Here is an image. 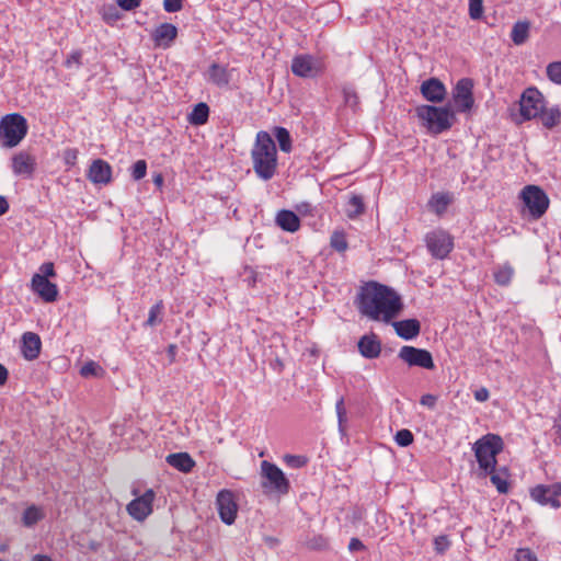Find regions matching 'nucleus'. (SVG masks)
<instances>
[{
	"mask_svg": "<svg viewBox=\"0 0 561 561\" xmlns=\"http://www.w3.org/2000/svg\"><path fill=\"white\" fill-rule=\"evenodd\" d=\"M402 309L400 295L386 285L369 282L359 291L358 310L370 320L389 323Z\"/></svg>",
	"mask_w": 561,
	"mask_h": 561,
	"instance_id": "1",
	"label": "nucleus"
},
{
	"mask_svg": "<svg viewBox=\"0 0 561 561\" xmlns=\"http://www.w3.org/2000/svg\"><path fill=\"white\" fill-rule=\"evenodd\" d=\"M253 170L264 180H271L277 170V150L275 142L267 131L256 134L255 142L251 150Z\"/></svg>",
	"mask_w": 561,
	"mask_h": 561,
	"instance_id": "2",
	"label": "nucleus"
},
{
	"mask_svg": "<svg viewBox=\"0 0 561 561\" xmlns=\"http://www.w3.org/2000/svg\"><path fill=\"white\" fill-rule=\"evenodd\" d=\"M415 113L422 125L434 135L450 129L456 122L455 112L449 106L420 105Z\"/></svg>",
	"mask_w": 561,
	"mask_h": 561,
	"instance_id": "3",
	"label": "nucleus"
},
{
	"mask_svg": "<svg viewBox=\"0 0 561 561\" xmlns=\"http://www.w3.org/2000/svg\"><path fill=\"white\" fill-rule=\"evenodd\" d=\"M503 439L495 434H486L473 444V451L479 468L484 471H494L497 460L496 456L502 453Z\"/></svg>",
	"mask_w": 561,
	"mask_h": 561,
	"instance_id": "4",
	"label": "nucleus"
},
{
	"mask_svg": "<svg viewBox=\"0 0 561 561\" xmlns=\"http://www.w3.org/2000/svg\"><path fill=\"white\" fill-rule=\"evenodd\" d=\"M27 130V122L19 113L7 114L0 121V137L4 147L18 146L26 136Z\"/></svg>",
	"mask_w": 561,
	"mask_h": 561,
	"instance_id": "5",
	"label": "nucleus"
},
{
	"mask_svg": "<svg viewBox=\"0 0 561 561\" xmlns=\"http://www.w3.org/2000/svg\"><path fill=\"white\" fill-rule=\"evenodd\" d=\"M520 198L533 219L541 218L549 207V197L537 185H527L522 190Z\"/></svg>",
	"mask_w": 561,
	"mask_h": 561,
	"instance_id": "6",
	"label": "nucleus"
},
{
	"mask_svg": "<svg viewBox=\"0 0 561 561\" xmlns=\"http://www.w3.org/2000/svg\"><path fill=\"white\" fill-rule=\"evenodd\" d=\"M262 488L264 490L278 494H287L290 488L288 479L284 472L275 465L267 460L261 463Z\"/></svg>",
	"mask_w": 561,
	"mask_h": 561,
	"instance_id": "7",
	"label": "nucleus"
},
{
	"mask_svg": "<svg viewBox=\"0 0 561 561\" xmlns=\"http://www.w3.org/2000/svg\"><path fill=\"white\" fill-rule=\"evenodd\" d=\"M425 243L431 255L437 260L446 259L454 249V238L444 229L427 232Z\"/></svg>",
	"mask_w": 561,
	"mask_h": 561,
	"instance_id": "8",
	"label": "nucleus"
},
{
	"mask_svg": "<svg viewBox=\"0 0 561 561\" xmlns=\"http://www.w3.org/2000/svg\"><path fill=\"white\" fill-rule=\"evenodd\" d=\"M545 107V96L537 88L524 90L519 99V113L525 121L537 118Z\"/></svg>",
	"mask_w": 561,
	"mask_h": 561,
	"instance_id": "9",
	"label": "nucleus"
},
{
	"mask_svg": "<svg viewBox=\"0 0 561 561\" xmlns=\"http://www.w3.org/2000/svg\"><path fill=\"white\" fill-rule=\"evenodd\" d=\"M453 101L458 112H470L474 105L473 81L470 78L460 79L453 90Z\"/></svg>",
	"mask_w": 561,
	"mask_h": 561,
	"instance_id": "10",
	"label": "nucleus"
},
{
	"mask_svg": "<svg viewBox=\"0 0 561 561\" xmlns=\"http://www.w3.org/2000/svg\"><path fill=\"white\" fill-rule=\"evenodd\" d=\"M154 497V491L148 489L142 495L136 496L127 504V513L135 520L144 522L153 511Z\"/></svg>",
	"mask_w": 561,
	"mask_h": 561,
	"instance_id": "11",
	"label": "nucleus"
},
{
	"mask_svg": "<svg viewBox=\"0 0 561 561\" xmlns=\"http://www.w3.org/2000/svg\"><path fill=\"white\" fill-rule=\"evenodd\" d=\"M216 506L219 517L225 524L231 525L234 523L239 507L232 491L227 489L219 491L216 497Z\"/></svg>",
	"mask_w": 561,
	"mask_h": 561,
	"instance_id": "12",
	"label": "nucleus"
},
{
	"mask_svg": "<svg viewBox=\"0 0 561 561\" xmlns=\"http://www.w3.org/2000/svg\"><path fill=\"white\" fill-rule=\"evenodd\" d=\"M561 482L552 484H538L530 490V497L540 505H549L559 508L561 503Z\"/></svg>",
	"mask_w": 561,
	"mask_h": 561,
	"instance_id": "13",
	"label": "nucleus"
},
{
	"mask_svg": "<svg viewBox=\"0 0 561 561\" xmlns=\"http://www.w3.org/2000/svg\"><path fill=\"white\" fill-rule=\"evenodd\" d=\"M399 358L409 366H417L430 370L435 368L432 354L424 348L404 345L399 351Z\"/></svg>",
	"mask_w": 561,
	"mask_h": 561,
	"instance_id": "14",
	"label": "nucleus"
},
{
	"mask_svg": "<svg viewBox=\"0 0 561 561\" xmlns=\"http://www.w3.org/2000/svg\"><path fill=\"white\" fill-rule=\"evenodd\" d=\"M291 71L300 78H314L323 71V66L311 55H299L291 61Z\"/></svg>",
	"mask_w": 561,
	"mask_h": 561,
	"instance_id": "15",
	"label": "nucleus"
},
{
	"mask_svg": "<svg viewBox=\"0 0 561 561\" xmlns=\"http://www.w3.org/2000/svg\"><path fill=\"white\" fill-rule=\"evenodd\" d=\"M31 289L45 302H54L58 298V286L55 283L49 282V279H45L39 276V274L33 275L31 279Z\"/></svg>",
	"mask_w": 561,
	"mask_h": 561,
	"instance_id": "16",
	"label": "nucleus"
},
{
	"mask_svg": "<svg viewBox=\"0 0 561 561\" xmlns=\"http://www.w3.org/2000/svg\"><path fill=\"white\" fill-rule=\"evenodd\" d=\"M152 41L156 47L170 48L178 36V28L171 23H162L152 32Z\"/></svg>",
	"mask_w": 561,
	"mask_h": 561,
	"instance_id": "17",
	"label": "nucleus"
},
{
	"mask_svg": "<svg viewBox=\"0 0 561 561\" xmlns=\"http://www.w3.org/2000/svg\"><path fill=\"white\" fill-rule=\"evenodd\" d=\"M88 179L94 184H108L112 180V167L105 160L96 159L88 170Z\"/></svg>",
	"mask_w": 561,
	"mask_h": 561,
	"instance_id": "18",
	"label": "nucleus"
},
{
	"mask_svg": "<svg viewBox=\"0 0 561 561\" xmlns=\"http://www.w3.org/2000/svg\"><path fill=\"white\" fill-rule=\"evenodd\" d=\"M421 93L423 98L430 102H442L446 96V88L437 78H431L422 82Z\"/></svg>",
	"mask_w": 561,
	"mask_h": 561,
	"instance_id": "19",
	"label": "nucleus"
},
{
	"mask_svg": "<svg viewBox=\"0 0 561 561\" xmlns=\"http://www.w3.org/2000/svg\"><path fill=\"white\" fill-rule=\"evenodd\" d=\"M35 158L25 151H20L12 158V171L16 175L31 178L35 171Z\"/></svg>",
	"mask_w": 561,
	"mask_h": 561,
	"instance_id": "20",
	"label": "nucleus"
},
{
	"mask_svg": "<svg viewBox=\"0 0 561 561\" xmlns=\"http://www.w3.org/2000/svg\"><path fill=\"white\" fill-rule=\"evenodd\" d=\"M42 341L38 334L34 332H25L22 335L21 352L26 360H34L39 356Z\"/></svg>",
	"mask_w": 561,
	"mask_h": 561,
	"instance_id": "21",
	"label": "nucleus"
},
{
	"mask_svg": "<svg viewBox=\"0 0 561 561\" xmlns=\"http://www.w3.org/2000/svg\"><path fill=\"white\" fill-rule=\"evenodd\" d=\"M275 222L282 230L287 232L294 233L300 229L299 217L294 211L288 209L279 210L276 214Z\"/></svg>",
	"mask_w": 561,
	"mask_h": 561,
	"instance_id": "22",
	"label": "nucleus"
},
{
	"mask_svg": "<svg viewBox=\"0 0 561 561\" xmlns=\"http://www.w3.org/2000/svg\"><path fill=\"white\" fill-rule=\"evenodd\" d=\"M396 333L404 340H412L420 334L421 324L416 319H407L392 323Z\"/></svg>",
	"mask_w": 561,
	"mask_h": 561,
	"instance_id": "23",
	"label": "nucleus"
},
{
	"mask_svg": "<svg viewBox=\"0 0 561 561\" xmlns=\"http://www.w3.org/2000/svg\"><path fill=\"white\" fill-rule=\"evenodd\" d=\"M359 353L366 358H376L380 355L381 344L376 335H364L358 342Z\"/></svg>",
	"mask_w": 561,
	"mask_h": 561,
	"instance_id": "24",
	"label": "nucleus"
},
{
	"mask_svg": "<svg viewBox=\"0 0 561 561\" xmlns=\"http://www.w3.org/2000/svg\"><path fill=\"white\" fill-rule=\"evenodd\" d=\"M167 462L183 473H188L195 467V460L187 453L170 454L165 458Z\"/></svg>",
	"mask_w": 561,
	"mask_h": 561,
	"instance_id": "25",
	"label": "nucleus"
},
{
	"mask_svg": "<svg viewBox=\"0 0 561 561\" xmlns=\"http://www.w3.org/2000/svg\"><path fill=\"white\" fill-rule=\"evenodd\" d=\"M453 197L449 193H435L428 201V208L438 216H442L448 205L451 203Z\"/></svg>",
	"mask_w": 561,
	"mask_h": 561,
	"instance_id": "26",
	"label": "nucleus"
},
{
	"mask_svg": "<svg viewBox=\"0 0 561 561\" xmlns=\"http://www.w3.org/2000/svg\"><path fill=\"white\" fill-rule=\"evenodd\" d=\"M484 474H490L491 482L499 493L505 494L508 492V472L506 469L484 471Z\"/></svg>",
	"mask_w": 561,
	"mask_h": 561,
	"instance_id": "27",
	"label": "nucleus"
},
{
	"mask_svg": "<svg viewBox=\"0 0 561 561\" xmlns=\"http://www.w3.org/2000/svg\"><path fill=\"white\" fill-rule=\"evenodd\" d=\"M365 211V204L360 195L352 194L345 204V214L350 219H355Z\"/></svg>",
	"mask_w": 561,
	"mask_h": 561,
	"instance_id": "28",
	"label": "nucleus"
},
{
	"mask_svg": "<svg viewBox=\"0 0 561 561\" xmlns=\"http://www.w3.org/2000/svg\"><path fill=\"white\" fill-rule=\"evenodd\" d=\"M209 117V107L206 103L201 102L196 104L192 112L188 114L187 121L190 124L201 126L207 123Z\"/></svg>",
	"mask_w": 561,
	"mask_h": 561,
	"instance_id": "29",
	"label": "nucleus"
},
{
	"mask_svg": "<svg viewBox=\"0 0 561 561\" xmlns=\"http://www.w3.org/2000/svg\"><path fill=\"white\" fill-rule=\"evenodd\" d=\"M209 80L218 85L225 87L228 85L230 81V76L226 67H222L218 64H213L208 70Z\"/></svg>",
	"mask_w": 561,
	"mask_h": 561,
	"instance_id": "30",
	"label": "nucleus"
},
{
	"mask_svg": "<svg viewBox=\"0 0 561 561\" xmlns=\"http://www.w3.org/2000/svg\"><path fill=\"white\" fill-rule=\"evenodd\" d=\"M45 518V512L42 507L36 505H31L25 508L22 514V524L25 527H33L38 522Z\"/></svg>",
	"mask_w": 561,
	"mask_h": 561,
	"instance_id": "31",
	"label": "nucleus"
},
{
	"mask_svg": "<svg viewBox=\"0 0 561 561\" xmlns=\"http://www.w3.org/2000/svg\"><path fill=\"white\" fill-rule=\"evenodd\" d=\"M530 24L527 21H518L513 25L511 38L515 45L524 44L529 36Z\"/></svg>",
	"mask_w": 561,
	"mask_h": 561,
	"instance_id": "32",
	"label": "nucleus"
},
{
	"mask_svg": "<svg viewBox=\"0 0 561 561\" xmlns=\"http://www.w3.org/2000/svg\"><path fill=\"white\" fill-rule=\"evenodd\" d=\"M541 121V124L546 128H553L561 122V111L559 107H550L548 110L543 108L542 112L538 116Z\"/></svg>",
	"mask_w": 561,
	"mask_h": 561,
	"instance_id": "33",
	"label": "nucleus"
},
{
	"mask_svg": "<svg viewBox=\"0 0 561 561\" xmlns=\"http://www.w3.org/2000/svg\"><path fill=\"white\" fill-rule=\"evenodd\" d=\"M513 276L514 268L510 264H504L494 272V280L500 286L510 285Z\"/></svg>",
	"mask_w": 561,
	"mask_h": 561,
	"instance_id": "34",
	"label": "nucleus"
},
{
	"mask_svg": "<svg viewBox=\"0 0 561 561\" xmlns=\"http://www.w3.org/2000/svg\"><path fill=\"white\" fill-rule=\"evenodd\" d=\"M330 245L340 253H344L348 249L346 234L343 230H335L331 234Z\"/></svg>",
	"mask_w": 561,
	"mask_h": 561,
	"instance_id": "35",
	"label": "nucleus"
},
{
	"mask_svg": "<svg viewBox=\"0 0 561 561\" xmlns=\"http://www.w3.org/2000/svg\"><path fill=\"white\" fill-rule=\"evenodd\" d=\"M163 301L159 300L157 301L149 310L148 319L146 321V325L148 327H156L157 324L162 322V313H163Z\"/></svg>",
	"mask_w": 561,
	"mask_h": 561,
	"instance_id": "36",
	"label": "nucleus"
},
{
	"mask_svg": "<svg viewBox=\"0 0 561 561\" xmlns=\"http://www.w3.org/2000/svg\"><path fill=\"white\" fill-rule=\"evenodd\" d=\"M80 375L82 377H104L105 375V370L103 369L102 366H100L98 363H95L94 360H89L80 369Z\"/></svg>",
	"mask_w": 561,
	"mask_h": 561,
	"instance_id": "37",
	"label": "nucleus"
},
{
	"mask_svg": "<svg viewBox=\"0 0 561 561\" xmlns=\"http://www.w3.org/2000/svg\"><path fill=\"white\" fill-rule=\"evenodd\" d=\"M275 137L278 141L279 148L284 152H290L291 150V138L289 131L284 127L275 128Z\"/></svg>",
	"mask_w": 561,
	"mask_h": 561,
	"instance_id": "38",
	"label": "nucleus"
},
{
	"mask_svg": "<svg viewBox=\"0 0 561 561\" xmlns=\"http://www.w3.org/2000/svg\"><path fill=\"white\" fill-rule=\"evenodd\" d=\"M335 411H336V415H337L339 428H340L341 432H344L345 423L347 421L346 409H345V405H344V398H340L336 401V403H335Z\"/></svg>",
	"mask_w": 561,
	"mask_h": 561,
	"instance_id": "39",
	"label": "nucleus"
},
{
	"mask_svg": "<svg viewBox=\"0 0 561 561\" xmlns=\"http://www.w3.org/2000/svg\"><path fill=\"white\" fill-rule=\"evenodd\" d=\"M547 76L552 82L561 84V61L549 64L547 66Z\"/></svg>",
	"mask_w": 561,
	"mask_h": 561,
	"instance_id": "40",
	"label": "nucleus"
},
{
	"mask_svg": "<svg viewBox=\"0 0 561 561\" xmlns=\"http://www.w3.org/2000/svg\"><path fill=\"white\" fill-rule=\"evenodd\" d=\"M413 434L410 430L403 428L397 432L394 436L396 443L401 447H407L413 443Z\"/></svg>",
	"mask_w": 561,
	"mask_h": 561,
	"instance_id": "41",
	"label": "nucleus"
},
{
	"mask_svg": "<svg viewBox=\"0 0 561 561\" xmlns=\"http://www.w3.org/2000/svg\"><path fill=\"white\" fill-rule=\"evenodd\" d=\"M483 15V0H469V16L479 20Z\"/></svg>",
	"mask_w": 561,
	"mask_h": 561,
	"instance_id": "42",
	"label": "nucleus"
},
{
	"mask_svg": "<svg viewBox=\"0 0 561 561\" xmlns=\"http://www.w3.org/2000/svg\"><path fill=\"white\" fill-rule=\"evenodd\" d=\"M147 174V162L145 160L136 161L131 167V176L135 181L144 179Z\"/></svg>",
	"mask_w": 561,
	"mask_h": 561,
	"instance_id": "43",
	"label": "nucleus"
},
{
	"mask_svg": "<svg viewBox=\"0 0 561 561\" xmlns=\"http://www.w3.org/2000/svg\"><path fill=\"white\" fill-rule=\"evenodd\" d=\"M79 151L77 148H67L64 150L62 159L68 169L77 164Z\"/></svg>",
	"mask_w": 561,
	"mask_h": 561,
	"instance_id": "44",
	"label": "nucleus"
},
{
	"mask_svg": "<svg viewBox=\"0 0 561 561\" xmlns=\"http://www.w3.org/2000/svg\"><path fill=\"white\" fill-rule=\"evenodd\" d=\"M450 545L451 542L449 538L445 535L438 536L434 539V549L439 554L446 552L449 549Z\"/></svg>",
	"mask_w": 561,
	"mask_h": 561,
	"instance_id": "45",
	"label": "nucleus"
},
{
	"mask_svg": "<svg viewBox=\"0 0 561 561\" xmlns=\"http://www.w3.org/2000/svg\"><path fill=\"white\" fill-rule=\"evenodd\" d=\"M344 102L351 107H356L359 103L357 93L352 88L343 89Z\"/></svg>",
	"mask_w": 561,
	"mask_h": 561,
	"instance_id": "46",
	"label": "nucleus"
},
{
	"mask_svg": "<svg viewBox=\"0 0 561 561\" xmlns=\"http://www.w3.org/2000/svg\"><path fill=\"white\" fill-rule=\"evenodd\" d=\"M516 561H538L536 554L528 548H519L515 553Z\"/></svg>",
	"mask_w": 561,
	"mask_h": 561,
	"instance_id": "47",
	"label": "nucleus"
},
{
	"mask_svg": "<svg viewBox=\"0 0 561 561\" xmlns=\"http://www.w3.org/2000/svg\"><path fill=\"white\" fill-rule=\"evenodd\" d=\"M308 547L313 550H325L329 548V541L323 536H317L308 542Z\"/></svg>",
	"mask_w": 561,
	"mask_h": 561,
	"instance_id": "48",
	"label": "nucleus"
},
{
	"mask_svg": "<svg viewBox=\"0 0 561 561\" xmlns=\"http://www.w3.org/2000/svg\"><path fill=\"white\" fill-rule=\"evenodd\" d=\"M39 276L48 279L49 277H56V271L53 262H45L39 266Z\"/></svg>",
	"mask_w": 561,
	"mask_h": 561,
	"instance_id": "49",
	"label": "nucleus"
},
{
	"mask_svg": "<svg viewBox=\"0 0 561 561\" xmlns=\"http://www.w3.org/2000/svg\"><path fill=\"white\" fill-rule=\"evenodd\" d=\"M182 1L183 0H164L163 8L167 12L170 13L178 12L183 7Z\"/></svg>",
	"mask_w": 561,
	"mask_h": 561,
	"instance_id": "50",
	"label": "nucleus"
},
{
	"mask_svg": "<svg viewBox=\"0 0 561 561\" xmlns=\"http://www.w3.org/2000/svg\"><path fill=\"white\" fill-rule=\"evenodd\" d=\"M420 403L430 409H434L437 403V397L434 394H430V393L423 394L421 397Z\"/></svg>",
	"mask_w": 561,
	"mask_h": 561,
	"instance_id": "51",
	"label": "nucleus"
},
{
	"mask_svg": "<svg viewBox=\"0 0 561 561\" xmlns=\"http://www.w3.org/2000/svg\"><path fill=\"white\" fill-rule=\"evenodd\" d=\"M140 1L141 0H117V3L122 9L130 11L138 8L140 5Z\"/></svg>",
	"mask_w": 561,
	"mask_h": 561,
	"instance_id": "52",
	"label": "nucleus"
},
{
	"mask_svg": "<svg viewBox=\"0 0 561 561\" xmlns=\"http://www.w3.org/2000/svg\"><path fill=\"white\" fill-rule=\"evenodd\" d=\"M285 460L289 466L295 467V468L302 467L306 463V460L300 456L288 455L285 457Z\"/></svg>",
	"mask_w": 561,
	"mask_h": 561,
	"instance_id": "53",
	"label": "nucleus"
},
{
	"mask_svg": "<svg viewBox=\"0 0 561 561\" xmlns=\"http://www.w3.org/2000/svg\"><path fill=\"white\" fill-rule=\"evenodd\" d=\"M348 550L351 552L365 550L366 547L358 538H352L348 542Z\"/></svg>",
	"mask_w": 561,
	"mask_h": 561,
	"instance_id": "54",
	"label": "nucleus"
},
{
	"mask_svg": "<svg viewBox=\"0 0 561 561\" xmlns=\"http://www.w3.org/2000/svg\"><path fill=\"white\" fill-rule=\"evenodd\" d=\"M473 396L477 401L485 402L486 400H489L490 392L486 388L482 387V388L476 390Z\"/></svg>",
	"mask_w": 561,
	"mask_h": 561,
	"instance_id": "55",
	"label": "nucleus"
},
{
	"mask_svg": "<svg viewBox=\"0 0 561 561\" xmlns=\"http://www.w3.org/2000/svg\"><path fill=\"white\" fill-rule=\"evenodd\" d=\"M8 376V369L2 364H0V386H3L7 382Z\"/></svg>",
	"mask_w": 561,
	"mask_h": 561,
	"instance_id": "56",
	"label": "nucleus"
},
{
	"mask_svg": "<svg viewBox=\"0 0 561 561\" xmlns=\"http://www.w3.org/2000/svg\"><path fill=\"white\" fill-rule=\"evenodd\" d=\"M9 210V203L5 197L0 196V216L4 215Z\"/></svg>",
	"mask_w": 561,
	"mask_h": 561,
	"instance_id": "57",
	"label": "nucleus"
},
{
	"mask_svg": "<svg viewBox=\"0 0 561 561\" xmlns=\"http://www.w3.org/2000/svg\"><path fill=\"white\" fill-rule=\"evenodd\" d=\"M81 60V54L76 51L73 53L68 59H67V66H69L71 62L80 64Z\"/></svg>",
	"mask_w": 561,
	"mask_h": 561,
	"instance_id": "58",
	"label": "nucleus"
},
{
	"mask_svg": "<svg viewBox=\"0 0 561 561\" xmlns=\"http://www.w3.org/2000/svg\"><path fill=\"white\" fill-rule=\"evenodd\" d=\"M32 561H53L50 557L46 556V554H35L33 558H32Z\"/></svg>",
	"mask_w": 561,
	"mask_h": 561,
	"instance_id": "59",
	"label": "nucleus"
},
{
	"mask_svg": "<svg viewBox=\"0 0 561 561\" xmlns=\"http://www.w3.org/2000/svg\"><path fill=\"white\" fill-rule=\"evenodd\" d=\"M298 210L301 213V214H309L311 213V207L309 204H302L298 207Z\"/></svg>",
	"mask_w": 561,
	"mask_h": 561,
	"instance_id": "60",
	"label": "nucleus"
},
{
	"mask_svg": "<svg viewBox=\"0 0 561 561\" xmlns=\"http://www.w3.org/2000/svg\"><path fill=\"white\" fill-rule=\"evenodd\" d=\"M153 183L159 187L163 184V178L160 173L153 178Z\"/></svg>",
	"mask_w": 561,
	"mask_h": 561,
	"instance_id": "61",
	"label": "nucleus"
},
{
	"mask_svg": "<svg viewBox=\"0 0 561 561\" xmlns=\"http://www.w3.org/2000/svg\"><path fill=\"white\" fill-rule=\"evenodd\" d=\"M175 348H176V346L174 344L169 345V350L168 351L171 354L172 358H174ZM171 362H173V359H171Z\"/></svg>",
	"mask_w": 561,
	"mask_h": 561,
	"instance_id": "62",
	"label": "nucleus"
},
{
	"mask_svg": "<svg viewBox=\"0 0 561 561\" xmlns=\"http://www.w3.org/2000/svg\"><path fill=\"white\" fill-rule=\"evenodd\" d=\"M0 561H2V560H0Z\"/></svg>",
	"mask_w": 561,
	"mask_h": 561,
	"instance_id": "63",
	"label": "nucleus"
}]
</instances>
